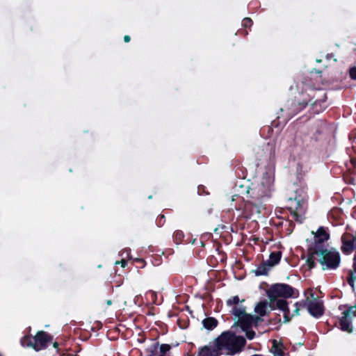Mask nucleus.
Returning <instances> with one entry per match:
<instances>
[{
    "label": "nucleus",
    "mask_w": 356,
    "mask_h": 356,
    "mask_svg": "<svg viewBox=\"0 0 356 356\" xmlns=\"http://www.w3.org/2000/svg\"><path fill=\"white\" fill-rule=\"evenodd\" d=\"M349 76L351 79L356 80V67H353L349 70Z\"/></svg>",
    "instance_id": "37"
},
{
    "label": "nucleus",
    "mask_w": 356,
    "mask_h": 356,
    "mask_svg": "<svg viewBox=\"0 0 356 356\" xmlns=\"http://www.w3.org/2000/svg\"><path fill=\"white\" fill-rule=\"evenodd\" d=\"M145 295V305H158L156 302V293L154 291H146Z\"/></svg>",
    "instance_id": "20"
},
{
    "label": "nucleus",
    "mask_w": 356,
    "mask_h": 356,
    "mask_svg": "<svg viewBox=\"0 0 356 356\" xmlns=\"http://www.w3.org/2000/svg\"><path fill=\"white\" fill-rule=\"evenodd\" d=\"M342 252L345 254H349L354 250L356 251V236L348 232H345L341 236Z\"/></svg>",
    "instance_id": "11"
},
{
    "label": "nucleus",
    "mask_w": 356,
    "mask_h": 356,
    "mask_svg": "<svg viewBox=\"0 0 356 356\" xmlns=\"http://www.w3.org/2000/svg\"><path fill=\"white\" fill-rule=\"evenodd\" d=\"M156 224L158 226L161 227L163 225L165 222V216L163 214H160L156 218Z\"/></svg>",
    "instance_id": "36"
},
{
    "label": "nucleus",
    "mask_w": 356,
    "mask_h": 356,
    "mask_svg": "<svg viewBox=\"0 0 356 356\" xmlns=\"http://www.w3.org/2000/svg\"><path fill=\"white\" fill-rule=\"evenodd\" d=\"M356 316V304L354 306L349 307L346 310L342 312V316L339 318V328L348 333L353 332L352 321Z\"/></svg>",
    "instance_id": "9"
},
{
    "label": "nucleus",
    "mask_w": 356,
    "mask_h": 356,
    "mask_svg": "<svg viewBox=\"0 0 356 356\" xmlns=\"http://www.w3.org/2000/svg\"><path fill=\"white\" fill-rule=\"evenodd\" d=\"M273 347L275 348V353H274L275 356H283L284 355V353L283 350L277 346L275 340H274V342H273Z\"/></svg>",
    "instance_id": "30"
},
{
    "label": "nucleus",
    "mask_w": 356,
    "mask_h": 356,
    "mask_svg": "<svg viewBox=\"0 0 356 356\" xmlns=\"http://www.w3.org/2000/svg\"><path fill=\"white\" fill-rule=\"evenodd\" d=\"M184 238V234L182 231L177 230L174 232L173 238H174V241L177 244L181 243L183 241Z\"/></svg>",
    "instance_id": "27"
},
{
    "label": "nucleus",
    "mask_w": 356,
    "mask_h": 356,
    "mask_svg": "<svg viewBox=\"0 0 356 356\" xmlns=\"http://www.w3.org/2000/svg\"><path fill=\"white\" fill-rule=\"evenodd\" d=\"M58 346H59V345H58V342H54V343H53V346H54V348H58Z\"/></svg>",
    "instance_id": "46"
},
{
    "label": "nucleus",
    "mask_w": 356,
    "mask_h": 356,
    "mask_svg": "<svg viewBox=\"0 0 356 356\" xmlns=\"http://www.w3.org/2000/svg\"><path fill=\"white\" fill-rule=\"evenodd\" d=\"M318 293H322V291H305L306 299L304 305L309 314L316 318H319L325 313L323 301Z\"/></svg>",
    "instance_id": "6"
},
{
    "label": "nucleus",
    "mask_w": 356,
    "mask_h": 356,
    "mask_svg": "<svg viewBox=\"0 0 356 356\" xmlns=\"http://www.w3.org/2000/svg\"><path fill=\"white\" fill-rule=\"evenodd\" d=\"M321 132L318 130H317L314 134L315 136V141H317L318 139L317 138V136L316 135H321Z\"/></svg>",
    "instance_id": "44"
},
{
    "label": "nucleus",
    "mask_w": 356,
    "mask_h": 356,
    "mask_svg": "<svg viewBox=\"0 0 356 356\" xmlns=\"http://www.w3.org/2000/svg\"><path fill=\"white\" fill-rule=\"evenodd\" d=\"M115 277L117 279L115 282L118 283V284H116L115 286L112 285V289H113L114 287H119L122 284V279L120 275Z\"/></svg>",
    "instance_id": "38"
},
{
    "label": "nucleus",
    "mask_w": 356,
    "mask_h": 356,
    "mask_svg": "<svg viewBox=\"0 0 356 356\" xmlns=\"http://www.w3.org/2000/svg\"><path fill=\"white\" fill-rule=\"evenodd\" d=\"M53 340V336L45 331H38L33 337L34 346L35 351L46 349L48 345Z\"/></svg>",
    "instance_id": "10"
},
{
    "label": "nucleus",
    "mask_w": 356,
    "mask_h": 356,
    "mask_svg": "<svg viewBox=\"0 0 356 356\" xmlns=\"http://www.w3.org/2000/svg\"><path fill=\"white\" fill-rule=\"evenodd\" d=\"M218 321L214 317H207L202 321L204 327L208 330H213L217 327Z\"/></svg>",
    "instance_id": "21"
},
{
    "label": "nucleus",
    "mask_w": 356,
    "mask_h": 356,
    "mask_svg": "<svg viewBox=\"0 0 356 356\" xmlns=\"http://www.w3.org/2000/svg\"><path fill=\"white\" fill-rule=\"evenodd\" d=\"M134 303L138 306L145 305V295L142 294L136 295L134 299Z\"/></svg>",
    "instance_id": "28"
},
{
    "label": "nucleus",
    "mask_w": 356,
    "mask_h": 356,
    "mask_svg": "<svg viewBox=\"0 0 356 356\" xmlns=\"http://www.w3.org/2000/svg\"><path fill=\"white\" fill-rule=\"evenodd\" d=\"M250 185L236 184L235 190L237 194L232 195V201H235L238 198L241 197L245 202V200L248 199V195L249 194Z\"/></svg>",
    "instance_id": "12"
},
{
    "label": "nucleus",
    "mask_w": 356,
    "mask_h": 356,
    "mask_svg": "<svg viewBox=\"0 0 356 356\" xmlns=\"http://www.w3.org/2000/svg\"><path fill=\"white\" fill-rule=\"evenodd\" d=\"M253 323V318L251 315L247 314L245 316L238 319L237 324L241 327V330H246L252 328Z\"/></svg>",
    "instance_id": "15"
},
{
    "label": "nucleus",
    "mask_w": 356,
    "mask_h": 356,
    "mask_svg": "<svg viewBox=\"0 0 356 356\" xmlns=\"http://www.w3.org/2000/svg\"><path fill=\"white\" fill-rule=\"evenodd\" d=\"M269 306V303L267 301H261L255 307L254 311L260 316H264L266 315V309Z\"/></svg>",
    "instance_id": "23"
},
{
    "label": "nucleus",
    "mask_w": 356,
    "mask_h": 356,
    "mask_svg": "<svg viewBox=\"0 0 356 356\" xmlns=\"http://www.w3.org/2000/svg\"><path fill=\"white\" fill-rule=\"evenodd\" d=\"M197 193L200 195H208L209 192L206 190V187L203 185H199L197 187Z\"/></svg>",
    "instance_id": "33"
},
{
    "label": "nucleus",
    "mask_w": 356,
    "mask_h": 356,
    "mask_svg": "<svg viewBox=\"0 0 356 356\" xmlns=\"http://www.w3.org/2000/svg\"><path fill=\"white\" fill-rule=\"evenodd\" d=\"M253 24L252 20L249 17H245L242 21V26L245 29L250 28Z\"/></svg>",
    "instance_id": "29"
},
{
    "label": "nucleus",
    "mask_w": 356,
    "mask_h": 356,
    "mask_svg": "<svg viewBox=\"0 0 356 356\" xmlns=\"http://www.w3.org/2000/svg\"><path fill=\"white\" fill-rule=\"evenodd\" d=\"M240 300L238 296H234L232 298H229L227 301V304L228 305H237L239 302Z\"/></svg>",
    "instance_id": "34"
},
{
    "label": "nucleus",
    "mask_w": 356,
    "mask_h": 356,
    "mask_svg": "<svg viewBox=\"0 0 356 356\" xmlns=\"http://www.w3.org/2000/svg\"><path fill=\"white\" fill-rule=\"evenodd\" d=\"M315 256L318 257V261L324 270H334L340 264L341 257L339 252L334 248L328 249L326 248L308 254L306 264L309 269H312L316 266Z\"/></svg>",
    "instance_id": "3"
},
{
    "label": "nucleus",
    "mask_w": 356,
    "mask_h": 356,
    "mask_svg": "<svg viewBox=\"0 0 356 356\" xmlns=\"http://www.w3.org/2000/svg\"><path fill=\"white\" fill-rule=\"evenodd\" d=\"M330 238V234L325 227H320L314 234V242L309 245L307 248L308 254L312 252L318 251L321 249L327 248V241Z\"/></svg>",
    "instance_id": "8"
},
{
    "label": "nucleus",
    "mask_w": 356,
    "mask_h": 356,
    "mask_svg": "<svg viewBox=\"0 0 356 356\" xmlns=\"http://www.w3.org/2000/svg\"><path fill=\"white\" fill-rule=\"evenodd\" d=\"M243 332H245L246 337L250 340L253 339L255 337V332L251 328L249 330H243Z\"/></svg>",
    "instance_id": "31"
},
{
    "label": "nucleus",
    "mask_w": 356,
    "mask_h": 356,
    "mask_svg": "<svg viewBox=\"0 0 356 356\" xmlns=\"http://www.w3.org/2000/svg\"><path fill=\"white\" fill-rule=\"evenodd\" d=\"M233 314L236 317L238 318V319H240L248 314H246L245 309H241L240 307H238L237 306L234 307Z\"/></svg>",
    "instance_id": "26"
},
{
    "label": "nucleus",
    "mask_w": 356,
    "mask_h": 356,
    "mask_svg": "<svg viewBox=\"0 0 356 356\" xmlns=\"http://www.w3.org/2000/svg\"><path fill=\"white\" fill-rule=\"evenodd\" d=\"M131 40V37L128 35L124 36V41L125 42H129Z\"/></svg>",
    "instance_id": "42"
},
{
    "label": "nucleus",
    "mask_w": 356,
    "mask_h": 356,
    "mask_svg": "<svg viewBox=\"0 0 356 356\" xmlns=\"http://www.w3.org/2000/svg\"><path fill=\"white\" fill-rule=\"evenodd\" d=\"M158 345H159V343H157L154 346V349H156V348H157Z\"/></svg>",
    "instance_id": "48"
},
{
    "label": "nucleus",
    "mask_w": 356,
    "mask_h": 356,
    "mask_svg": "<svg viewBox=\"0 0 356 356\" xmlns=\"http://www.w3.org/2000/svg\"><path fill=\"white\" fill-rule=\"evenodd\" d=\"M248 31L247 30H241V31H239V34H243L244 35H248Z\"/></svg>",
    "instance_id": "45"
},
{
    "label": "nucleus",
    "mask_w": 356,
    "mask_h": 356,
    "mask_svg": "<svg viewBox=\"0 0 356 356\" xmlns=\"http://www.w3.org/2000/svg\"><path fill=\"white\" fill-rule=\"evenodd\" d=\"M259 289H295L292 286L286 284H273L270 286L266 282H261L259 286Z\"/></svg>",
    "instance_id": "16"
},
{
    "label": "nucleus",
    "mask_w": 356,
    "mask_h": 356,
    "mask_svg": "<svg viewBox=\"0 0 356 356\" xmlns=\"http://www.w3.org/2000/svg\"><path fill=\"white\" fill-rule=\"evenodd\" d=\"M311 110L313 113L318 114L323 112L327 107V102H310Z\"/></svg>",
    "instance_id": "22"
},
{
    "label": "nucleus",
    "mask_w": 356,
    "mask_h": 356,
    "mask_svg": "<svg viewBox=\"0 0 356 356\" xmlns=\"http://www.w3.org/2000/svg\"><path fill=\"white\" fill-rule=\"evenodd\" d=\"M269 298V307L271 310L279 309L282 312H288V302L284 299H277V298H291L295 294L298 295V291H266Z\"/></svg>",
    "instance_id": "7"
},
{
    "label": "nucleus",
    "mask_w": 356,
    "mask_h": 356,
    "mask_svg": "<svg viewBox=\"0 0 356 356\" xmlns=\"http://www.w3.org/2000/svg\"><path fill=\"white\" fill-rule=\"evenodd\" d=\"M284 312V323H287L292 318L291 315H290L289 308H288V312L286 311V312Z\"/></svg>",
    "instance_id": "35"
},
{
    "label": "nucleus",
    "mask_w": 356,
    "mask_h": 356,
    "mask_svg": "<svg viewBox=\"0 0 356 356\" xmlns=\"http://www.w3.org/2000/svg\"><path fill=\"white\" fill-rule=\"evenodd\" d=\"M295 307H296V308H295V309L293 310V314H291V317L295 316H298V315H299L300 309H299V307H298V302H296V303L295 304Z\"/></svg>",
    "instance_id": "40"
},
{
    "label": "nucleus",
    "mask_w": 356,
    "mask_h": 356,
    "mask_svg": "<svg viewBox=\"0 0 356 356\" xmlns=\"http://www.w3.org/2000/svg\"><path fill=\"white\" fill-rule=\"evenodd\" d=\"M246 344L245 339L236 336L232 331L223 332L216 339V348L220 351H226L227 355H234L240 353Z\"/></svg>",
    "instance_id": "4"
},
{
    "label": "nucleus",
    "mask_w": 356,
    "mask_h": 356,
    "mask_svg": "<svg viewBox=\"0 0 356 356\" xmlns=\"http://www.w3.org/2000/svg\"><path fill=\"white\" fill-rule=\"evenodd\" d=\"M99 302L102 307L104 309H106L109 306H111L113 303L118 302V300L117 296L113 295L112 293L108 298H106L105 296L101 297Z\"/></svg>",
    "instance_id": "17"
},
{
    "label": "nucleus",
    "mask_w": 356,
    "mask_h": 356,
    "mask_svg": "<svg viewBox=\"0 0 356 356\" xmlns=\"http://www.w3.org/2000/svg\"><path fill=\"white\" fill-rule=\"evenodd\" d=\"M297 193L298 191H296L295 197H289L287 200L285 207L289 211L293 220L301 223L302 222V215L306 210V192L301 189V193L298 195Z\"/></svg>",
    "instance_id": "5"
},
{
    "label": "nucleus",
    "mask_w": 356,
    "mask_h": 356,
    "mask_svg": "<svg viewBox=\"0 0 356 356\" xmlns=\"http://www.w3.org/2000/svg\"><path fill=\"white\" fill-rule=\"evenodd\" d=\"M172 282L175 287H179L184 284L185 288H191L192 285L196 282V279L191 276L187 277L184 282L181 277H175L173 278Z\"/></svg>",
    "instance_id": "13"
},
{
    "label": "nucleus",
    "mask_w": 356,
    "mask_h": 356,
    "mask_svg": "<svg viewBox=\"0 0 356 356\" xmlns=\"http://www.w3.org/2000/svg\"><path fill=\"white\" fill-rule=\"evenodd\" d=\"M282 256V253L281 251H273L270 252L268 259L265 261L273 268L280 263Z\"/></svg>",
    "instance_id": "18"
},
{
    "label": "nucleus",
    "mask_w": 356,
    "mask_h": 356,
    "mask_svg": "<svg viewBox=\"0 0 356 356\" xmlns=\"http://www.w3.org/2000/svg\"><path fill=\"white\" fill-rule=\"evenodd\" d=\"M115 264H120L122 268H124L125 266L127 265V261L124 259H122L120 261H116Z\"/></svg>",
    "instance_id": "41"
},
{
    "label": "nucleus",
    "mask_w": 356,
    "mask_h": 356,
    "mask_svg": "<svg viewBox=\"0 0 356 356\" xmlns=\"http://www.w3.org/2000/svg\"><path fill=\"white\" fill-rule=\"evenodd\" d=\"M353 150L356 152V146L353 145Z\"/></svg>",
    "instance_id": "47"
},
{
    "label": "nucleus",
    "mask_w": 356,
    "mask_h": 356,
    "mask_svg": "<svg viewBox=\"0 0 356 356\" xmlns=\"http://www.w3.org/2000/svg\"><path fill=\"white\" fill-rule=\"evenodd\" d=\"M270 197L269 186L260 183L253 184L250 187L248 199L243 202V207H239L238 209H243L245 218H250L254 214L261 213L264 202Z\"/></svg>",
    "instance_id": "1"
},
{
    "label": "nucleus",
    "mask_w": 356,
    "mask_h": 356,
    "mask_svg": "<svg viewBox=\"0 0 356 356\" xmlns=\"http://www.w3.org/2000/svg\"><path fill=\"white\" fill-rule=\"evenodd\" d=\"M350 161L351 162V163L354 165V166H356V159L354 158V157H350Z\"/></svg>",
    "instance_id": "43"
},
{
    "label": "nucleus",
    "mask_w": 356,
    "mask_h": 356,
    "mask_svg": "<svg viewBox=\"0 0 356 356\" xmlns=\"http://www.w3.org/2000/svg\"><path fill=\"white\" fill-rule=\"evenodd\" d=\"M171 347L169 344H161L160 346V352L161 354H166L170 350Z\"/></svg>",
    "instance_id": "32"
},
{
    "label": "nucleus",
    "mask_w": 356,
    "mask_h": 356,
    "mask_svg": "<svg viewBox=\"0 0 356 356\" xmlns=\"http://www.w3.org/2000/svg\"><path fill=\"white\" fill-rule=\"evenodd\" d=\"M273 269L270 264L265 260H262L256 269L252 270L256 276L268 275V273Z\"/></svg>",
    "instance_id": "14"
},
{
    "label": "nucleus",
    "mask_w": 356,
    "mask_h": 356,
    "mask_svg": "<svg viewBox=\"0 0 356 356\" xmlns=\"http://www.w3.org/2000/svg\"><path fill=\"white\" fill-rule=\"evenodd\" d=\"M21 344L24 347H31L33 348L34 341L33 337L30 335H26L21 339Z\"/></svg>",
    "instance_id": "25"
},
{
    "label": "nucleus",
    "mask_w": 356,
    "mask_h": 356,
    "mask_svg": "<svg viewBox=\"0 0 356 356\" xmlns=\"http://www.w3.org/2000/svg\"><path fill=\"white\" fill-rule=\"evenodd\" d=\"M354 271H350L347 277L348 284L354 289L355 282H356V251L353 257Z\"/></svg>",
    "instance_id": "19"
},
{
    "label": "nucleus",
    "mask_w": 356,
    "mask_h": 356,
    "mask_svg": "<svg viewBox=\"0 0 356 356\" xmlns=\"http://www.w3.org/2000/svg\"><path fill=\"white\" fill-rule=\"evenodd\" d=\"M159 356H165V355H163V354H161V355H160Z\"/></svg>",
    "instance_id": "49"
},
{
    "label": "nucleus",
    "mask_w": 356,
    "mask_h": 356,
    "mask_svg": "<svg viewBox=\"0 0 356 356\" xmlns=\"http://www.w3.org/2000/svg\"><path fill=\"white\" fill-rule=\"evenodd\" d=\"M327 93L321 88H307L302 91L298 97L289 100L285 106V110L289 115H296L302 111L310 102H326Z\"/></svg>",
    "instance_id": "2"
},
{
    "label": "nucleus",
    "mask_w": 356,
    "mask_h": 356,
    "mask_svg": "<svg viewBox=\"0 0 356 356\" xmlns=\"http://www.w3.org/2000/svg\"><path fill=\"white\" fill-rule=\"evenodd\" d=\"M218 350L204 346L199 352L198 356H218Z\"/></svg>",
    "instance_id": "24"
},
{
    "label": "nucleus",
    "mask_w": 356,
    "mask_h": 356,
    "mask_svg": "<svg viewBox=\"0 0 356 356\" xmlns=\"http://www.w3.org/2000/svg\"><path fill=\"white\" fill-rule=\"evenodd\" d=\"M135 261L140 265V268H144L145 266V261L143 259L137 258Z\"/></svg>",
    "instance_id": "39"
}]
</instances>
